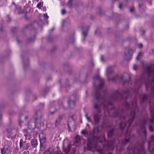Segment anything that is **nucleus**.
<instances>
[{
	"mask_svg": "<svg viewBox=\"0 0 154 154\" xmlns=\"http://www.w3.org/2000/svg\"><path fill=\"white\" fill-rule=\"evenodd\" d=\"M93 79L94 81L93 85L96 91L95 97L98 102L97 103L94 104V108L99 112L94 115V121L95 124L97 125L100 121H102L101 128H103L106 123V117L105 116L108 115L112 117L119 116V111L115 109L111 102L108 101L107 98L103 97H100V91L104 85L103 80L99 75L94 76Z\"/></svg>",
	"mask_w": 154,
	"mask_h": 154,
	"instance_id": "nucleus-1",
	"label": "nucleus"
},
{
	"mask_svg": "<svg viewBox=\"0 0 154 154\" xmlns=\"http://www.w3.org/2000/svg\"><path fill=\"white\" fill-rule=\"evenodd\" d=\"M125 106L127 109H129L131 107L132 110L130 115L129 119L127 124H126L125 123L123 122H122L120 124V129H123L126 126H127L128 128V129L126 131L125 134L127 136H126L125 140L122 141L121 143L122 145H125L129 142L128 138L130 137V135L128 131V128L134 119L135 112L138 110V109L137 106L136 102L135 100H134L132 103L131 105H130L126 101Z\"/></svg>",
	"mask_w": 154,
	"mask_h": 154,
	"instance_id": "nucleus-2",
	"label": "nucleus"
},
{
	"mask_svg": "<svg viewBox=\"0 0 154 154\" xmlns=\"http://www.w3.org/2000/svg\"><path fill=\"white\" fill-rule=\"evenodd\" d=\"M105 140V138L103 136H100L97 139V143H92L89 139H88L87 149L93 152L96 151L98 152L100 154H103V149L100 147L98 143L100 142L101 143Z\"/></svg>",
	"mask_w": 154,
	"mask_h": 154,
	"instance_id": "nucleus-3",
	"label": "nucleus"
},
{
	"mask_svg": "<svg viewBox=\"0 0 154 154\" xmlns=\"http://www.w3.org/2000/svg\"><path fill=\"white\" fill-rule=\"evenodd\" d=\"M146 72L147 75L151 77L152 79L146 83V89H150L154 94V69L149 66L146 69Z\"/></svg>",
	"mask_w": 154,
	"mask_h": 154,
	"instance_id": "nucleus-4",
	"label": "nucleus"
},
{
	"mask_svg": "<svg viewBox=\"0 0 154 154\" xmlns=\"http://www.w3.org/2000/svg\"><path fill=\"white\" fill-rule=\"evenodd\" d=\"M42 117V115L40 110L36 111L35 112L34 119L31 120L28 124V128L31 130L34 129L35 127V125L36 121L40 119Z\"/></svg>",
	"mask_w": 154,
	"mask_h": 154,
	"instance_id": "nucleus-5",
	"label": "nucleus"
},
{
	"mask_svg": "<svg viewBox=\"0 0 154 154\" xmlns=\"http://www.w3.org/2000/svg\"><path fill=\"white\" fill-rule=\"evenodd\" d=\"M119 143V144L120 143V141L119 140L115 139L114 140L109 141L107 143V147L109 150H112L114 146V145Z\"/></svg>",
	"mask_w": 154,
	"mask_h": 154,
	"instance_id": "nucleus-6",
	"label": "nucleus"
},
{
	"mask_svg": "<svg viewBox=\"0 0 154 154\" xmlns=\"http://www.w3.org/2000/svg\"><path fill=\"white\" fill-rule=\"evenodd\" d=\"M130 154H146L145 151L143 147H142L140 150L135 149H131L129 150Z\"/></svg>",
	"mask_w": 154,
	"mask_h": 154,
	"instance_id": "nucleus-7",
	"label": "nucleus"
},
{
	"mask_svg": "<svg viewBox=\"0 0 154 154\" xmlns=\"http://www.w3.org/2000/svg\"><path fill=\"white\" fill-rule=\"evenodd\" d=\"M20 147L24 150L28 149L29 147V143L24 141L22 139H21L20 141Z\"/></svg>",
	"mask_w": 154,
	"mask_h": 154,
	"instance_id": "nucleus-8",
	"label": "nucleus"
},
{
	"mask_svg": "<svg viewBox=\"0 0 154 154\" xmlns=\"http://www.w3.org/2000/svg\"><path fill=\"white\" fill-rule=\"evenodd\" d=\"M114 71L113 67L112 66H110L108 67L106 70V75L107 77V78L109 80H110L109 79L108 76L111 73H112Z\"/></svg>",
	"mask_w": 154,
	"mask_h": 154,
	"instance_id": "nucleus-9",
	"label": "nucleus"
},
{
	"mask_svg": "<svg viewBox=\"0 0 154 154\" xmlns=\"http://www.w3.org/2000/svg\"><path fill=\"white\" fill-rule=\"evenodd\" d=\"M154 141V136H152L151 137V140H150L148 142V149L149 151L152 153L154 152V147L152 148V150H151L150 149V145L151 143L152 142Z\"/></svg>",
	"mask_w": 154,
	"mask_h": 154,
	"instance_id": "nucleus-10",
	"label": "nucleus"
},
{
	"mask_svg": "<svg viewBox=\"0 0 154 154\" xmlns=\"http://www.w3.org/2000/svg\"><path fill=\"white\" fill-rule=\"evenodd\" d=\"M23 131L24 133V136L25 137L26 140H29L30 138L29 132L28 130L25 129L23 130Z\"/></svg>",
	"mask_w": 154,
	"mask_h": 154,
	"instance_id": "nucleus-11",
	"label": "nucleus"
},
{
	"mask_svg": "<svg viewBox=\"0 0 154 154\" xmlns=\"http://www.w3.org/2000/svg\"><path fill=\"white\" fill-rule=\"evenodd\" d=\"M89 29V28L88 26H86L82 28V34L84 37H85L87 35Z\"/></svg>",
	"mask_w": 154,
	"mask_h": 154,
	"instance_id": "nucleus-12",
	"label": "nucleus"
},
{
	"mask_svg": "<svg viewBox=\"0 0 154 154\" xmlns=\"http://www.w3.org/2000/svg\"><path fill=\"white\" fill-rule=\"evenodd\" d=\"M75 100H69L68 102V104L69 107L71 108H73L74 107L75 105Z\"/></svg>",
	"mask_w": 154,
	"mask_h": 154,
	"instance_id": "nucleus-13",
	"label": "nucleus"
},
{
	"mask_svg": "<svg viewBox=\"0 0 154 154\" xmlns=\"http://www.w3.org/2000/svg\"><path fill=\"white\" fill-rule=\"evenodd\" d=\"M63 117V116L62 115H60L58 117L55 123V126L56 127L59 125L60 122V120L62 119Z\"/></svg>",
	"mask_w": 154,
	"mask_h": 154,
	"instance_id": "nucleus-14",
	"label": "nucleus"
},
{
	"mask_svg": "<svg viewBox=\"0 0 154 154\" xmlns=\"http://www.w3.org/2000/svg\"><path fill=\"white\" fill-rule=\"evenodd\" d=\"M132 56V55L131 54H130L129 53H128L127 54H124V58L126 60H129L131 59Z\"/></svg>",
	"mask_w": 154,
	"mask_h": 154,
	"instance_id": "nucleus-15",
	"label": "nucleus"
},
{
	"mask_svg": "<svg viewBox=\"0 0 154 154\" xmlns=\"http://www.w3.org/2000/svg\"><path fill=\"white\" fill-rule=\"evenodd\" d=\"M31 144L33 147H35L37 145V140L36 139H33L31 141Z\"/></svg>",
	"mask_w": 154,
	"mask_h": 154,
	"instance_id": "nucleus-16",
	"label": "nucleus"
},
{
	"mask_svg": "<svg viewBox=\"0 0 154 154\" xmlns=\"http://www.w3.org/2000/svg\"><path fill=\"white\" fill-rule=\"evenodd\" d=\"M140 132L145 136L146 135V131L144 125L140 126Z\"/></svg>",
	"mask_w": 154,
	"mask_h": 154,
	"instance_id": "nucleus-17",
	"label": "nucleus"
},
{
	"mask_svg": "<svg viewBox=\"0 0 154 154\" xmlns=\"http://www.w3.org/2000/svg\"><path fill=\"white\" fill-rule=\"evenodd\" d=\"M151 118L150 119L151 122L154 124V110H151Z\"/></svg>",
	"mask_w": 154,
	"mask_h": 154,
	"instance_id": "nucleus-18",
	"label": "nucleus"
},
{
	"mask_svg": "<svg viewBox=\"0 0 154 154\" xmlns=\"http://www.w3.org/2000/svg\"><path fill=\"white\" fill-rule=\"evenodd\" d=\"M69 21L68 19H66L62 20V26H64V25L69 23Z\"/></svg>",
	"mask_w": 154,
	"mask_h": 154,
	"instance_id": "nucleus-19",
	"label": "nucleus"
},
{
	"mask_svg": "<svg viewBox=\"0 0 154 154\" xmlns=\"http://www.w3.org/2000/svg\"><path fill=\"white\" fill-rule=\"evenodd\" d=\"M70 150V145L68 144L67 147L64 149V151L65 153H68Z\"/></svg>",
	"mask_w": 154,
	"mask_h": 154,
	"instance_id": "nucleus-20",
	"label": "nucleus"
},
{
	"mask_svg": "<svg viewBox=\"0 0 154 154\" xmlns=\"http://www.w3.org/2000/svg\"><path fill=\"white\" fill-rule=\"evenodd\" d=\"M114 129L110 130L108 133V136L109 137H111L113 134Z\"/></svg>",
	"mask_w": 154,
	"mask_h": 154,
	"instance_id": "nucleus-21",
	"label": "nucleus"
},
{
	"mask_svg": "<svg viewBox=\"0 0 154 154\" xmlns=\"http://www.w3.org/2000/svg\"><path fill=\"white\" fill-rule=\"evenodd\" d=\"M147 98V96L146 95L144 94L142 97V99L140 100L141 103H143L145 102V100H146Z\"/></svg>",
	"mask_w": 154,
	"mask_h": 154,
	"instance_id": "nucleus-22",
	"label": "nucleus"
},
{
	"mask_svg": "<svg viewBox=\"0 0 154 154\" xmlns=\"http://www.w3.org/2000/svg\"><path fill=\"white\" fill-rule=\"evenodd\" d=\"M40 146H41L42 144L45 142V137H44L42 138H40Z\"/></svg>",
	"mask_w": 154,
	"mask_h": 154,
	"instance_id": "nucleus-23",
	"label": "nucleus"
},
{
	"mask_svg": "<svg viewBox=\"0 0 154 154\" xmlns=\"http://www.w3.org/2000/svg\"><path fill=\"white\" fill-rule=\"evenodd\" d=\"M85 116L88 122L91 123L92 124H93V122L91 120L90 118L88 116V115L87 113L85 114Z\"/></svg>",
	"mask_w": 154,
	"mask_h": 154,
	"instance_id": "nucleus-24",
	"label": "nucleus"
},
{
	"mask_svg": "<svg viewBox=\"0 0 154 154\" xmlns=\"http://www.w3.org/2000/svg\"><path fill=\"white\" fill-rule=\"evenodd\" d=\"M43 3L42 2H40L39 3H38L37 5V7L39 9H40L43 6Z\"/></svg>",
	"mask_w": 154,
	"mask_h": 154,
	"instance_id": "nucleus-25",
	"label": "nucleus"
},
{
	"mask_svg": "<svg viewBox=\"0 0 154 154\" xmlns=\"http://www.w3.org/2000/svg\"><path fill=\"white\" fill-rule=\"evenodd\" d=\"M72 0H69V1L68 5V6L70 7L71 8L72 7Z\"/></svg>",
	"mask_w": 154,
	"mask_h": 154,
	"instance_id": "nucleus-26",
	"label": "nucleus"
},
{
	"mask_svg": "<svg viewBox=\"0 0 154 154\" xmlns=\"http://www.w3.org/2000/svg\"><path fill=\"white\" fill-rule=\"evenodd\" d=\"M7 150L5 149V147H4L3 149L1 150V152L2 154H5L7 152Z\"/></svg>",
	"mask_w": 154,
	"mask_h": 154,
	"instance_id": "nucleus-27",
	"label": "nucleus"
},
{
	"mask_svg": "<svg viewBox=\"0 0 154 154\" xmlns=\"http://www.w3.org/2000/svg\"><path fill=\"white\" fill-rule=\"evenodd\" d=\"M80 140V138L79 136L77 135L75 138V141L77 143H79Z\"/></svg>",
	"mask_w": 154,
	"mask_h": 154,
	"instance_id": "nucleus-28",
	"label": "nucleus"
},
{
	"mask_svg": "<svg viewBox=\"0 0 154 154\" xmlns=\"http://www.w3.org/2000/svg\"><path fill=\"white\" fill-rule=\"evenodd\" d=\"M99 131V126H98L96 127H94V133L96 132H98Z\"/></svg>",
	"mask_w": 154,
	"mask_h": 154,
	"instance_id": "nucleus-29",
	"label": "nucleus"
},
{
	"mask_svg": "<svg viewBox=\"0 0 154 154\" xmlns=\"http://www.w3.org/2000/svg\"><path fill=\"white\" fill-rule=\"evenodd\" d=\"M23 122L21 120L20 118L19 121V124L20 127L22 126V124H23Z\"/></svg>",
	"mask_w": 154,
	"mask_h": 154,
	"instance_id": "nucleus-30",
	"label": "nucleus"
},
{
	"mask_svg": "<svg viewBox=\"0 0 154 154\" xmlns=\"http://www.w3.org/2000/svg\"><path fill=\"white\" fill-rule=\"evenodd\" d=\"M142 54V53L141 52H139L138 54V55H137V56L136 57V60H138V58H139V57Z\"/></svg>",
	"mask_w": 154,
	"mask_h": 154,
	"instance_id": "nucleus-31",
	"label": "nucleus"
},
{
	"mask_svg": "<svg viewBox=\"0 0 154 154\" xmlns=\"http://www.w3.org/2000/svg\"><path fill=\"white\" fill-rule=\"evenodd\" d=\"M142 54V53L141 52H139L138 54V55H137V56L136 57V60H138V58H139V57Z\"/></svg>",
	"mask_w": 154,
	"mask_h": 154,
	"instance_id": "nucleus-32",
	"label": "nucleus"
},
{
	"mask_svg": "<svg viewBox=\"0 0 154 154\" xmlns=\"http://www.w3.org/2000/svg\"><path fill=\"white\" fill-rule=\"evenodd\" d=\"M117 78H118V75H117L116 76H115V77H114V78H112L111 79V80L112 81H115L117 79Z\"/></svg>",
	"mask_w": 154,
	"mask_h": 154,
	"instance_id": "nucleus-33",
	"label": "nucleus"
},
{
	"mask_svg": "<svg viewBox=\"0 0 154 154\" xmlns=\"http://www.w3.org/2000/svg\"><path fill=\"white\" fill-rule=\"evenodd\" d=\"M137 46L139 48H141L143 47V45L141 43L138 44L137 45Z\"/></svg>",
	"mask_w": 154,
	"mask_h": 154,
	"instance_id": "nucleus-34",
	"label": "nucleus"
},
{
	"mask_svg": "<svg viewBox=\"0 0 154 154\" xmlns=\"http://www.w3.org/2000/svg\"><path fill=\"white\" fill-rule=\"evenodd\" d=\"M149 129L150 131H153V128L151 125H150L149 126Z\"/></svg>",
	"mask_w": 154,
	"mask_h": 154,
	"instance_id": "nucleus-35",
	"label": "nucleus"
},
{
	"mask_svg": "<svg viewBox=\"0 0 154 154\" xmlns=\"http://www.w3.org/2000/svg\"><path fill=\"white\" fill-rule=\"evenodd\" d=\"M22 154H29V152L27 150L25 151Z\"/></svg>",
	"mask_w": 154,
	"mask_h": 154,
	"instance_id": "nucleus-36",
	"label": "nucleus"
},
{
	"mask_svg": "<svg viewBox=\"0 0 154 154\" xmlns=\"http://www.w3.org/2000/svg\"><path fill=\"white\" fill-rule=\"evenodd\" d=\"M66 11L65 9H63L61 11V13L63 15L64 14L66 13Z\"/></svg>",
	"mask_w": 154,
	"mask_h": 154,
	"instance_id": "nucleus-37",
	"label": "nucleus"
},
{
	"mask_svg": "<svg viewBox=\"0 0 154 154\" xmlns=\"http://www.w3.org/2000/svg\"><path fill=\"white\" fill-rule=\"evenodd\" d=\"M138 90V89H134V90H132L130 92H132V91L134 92L135 93H137V91Z\"/></svg>",
	"mask_w": 154,
	"mask_h": 154,
	"instance_id": "nucleus-38",
	"label": "nucleus"
},
{
	"mask_svg": "<svg viewBox=\"0 0 154 154\" xmlns=\"http://www.w3.org/2000/svg\"><path fill=\"white\" fill-rule=\"evenodd\" d=\"M18 149L17 147H16L15 149L14 152L15 153H17L18 152Z\"/></svg>",
	"mask_w": 154,
	"mask_h": 154,
	"instance_id": "nucleus-39",
	"label": "nucleus"
},
{
	"mask_svg": "<svg viewBox=\"0 0 154 154\" xmlns=\"http://www.w3.org/2000/svg\"><path fill=\"white\" fill-rule=\"evenodd\" d=\"M119 8L121 10H122V4H120L119 5Z\"/></svg>",
	"mask_w": 154,
	"mask_h": 154,
	"instance_id": "nucleus-40",
	"label": "nucleus"
},
{
	"mask_svg": "<svg viewBox=\"0 0 154 154\" xmlns=\"http://www.w3.org/2000/svg\"><path fill=\"white\" fill-rule=\"evenodd\" d=\"M44 17H45L47 19H48V16L47 13H45L44 14Z\"/></svg>",
	"mask_w": 154,
	"mask_h": 154,
	"instance_id": "nucleus-41",
	"label": "nucleus"
},
{
	"mask_svg": "<svg viewBox=\"0 0 154 154\" xmlns=\"http://www.w3.org/2000/svg\"><path fill=\"white\" fill-rule=\"evenodd\" d=\"M81 133L82 134H83L84 135H85L87 133V132H86V131H85L83 130L82 131Z\"/></svg>",
	"mask_w": 154,
	"mask_h": 154,
	"instance_id": "nucleus-42",
	"label": "nucleus"
},
{
	"mask_svg": "<svg viewBox=\"0 0 154 154\" xmlns=\"http://www.w3.org/2000/svg\"><path fill=\"white\" fill-rule=\"evenodd\" d=\"M137 66L136 65H135L133 66V69L134 70H136L137 69Z\"/></svg>",
	"mask_w": 154,
	"mask_h": 154,
	"instance_id": "nucleus-43",
	"label": "nucleus"
},
{
	"mask_svg": "<svg viewBox=\"0 0 154 154\" xmlns=\"http://www.w3.org/2000/svg\"><path fill=\"white\" fill-rule=\"evenodd\" d=\"M100 60H101V61H103V55H102V56H101V57H100Z\"/></svg>",
	"mask_w": 154,
	"mask_h": 154,
	"instance_id": "nucleus-44",
	"label": "nucleus"
},
{
	"mask_svg": "<svg viewBox=\"0 0 154 154\" xmlns=\"http://www.w3.org/2000/svg\"><path fill=\"white\" fill-rule=\"evenodd\" d=\"M54 29V28H52V29H50L49 30V31H51V32H52L53 31Z\"/></svg>",
	"mask_w": 154,
	"mask_h": 154,
	"instance_id": "nucleus-45",
	"label": "nucleus"
},
{
	"mask_svg": "<svg viewBox=\"0 0 154 154\" xmlns=\"http://www.w3.org/2000/svg\"><path fill=\"white\" fill-rule=\"evenodd\" d=\"M130 11L131 12H133V9L132 8H131L130 9Z\"/></svg>",
	"mask_w": 154,
	"mask_h": 154,
	"instance_id": "nucleus-46",
	"label": "nucleus"
},
{
	"mask_svg": "<svg viewBox=\"0 0 154 154\" xmlns=\"http://www.w3.org/2000/svg\"><path fill=\"white\" fill-rule=\"evenodd\" d=\"M28 118V117L27 116H25V120H27Z\"/></svg>",
	"mask_w": 154,
	"mask_h": 154,
	"instance_id": "nucleus-47",
	"label": "nucleus"
},
{
	"mask_svg": "<svg viewBox=\"0 0 154 154\" xmlns=\"http://www.w3.org/2000/svg\"><path fill=\"white\" fill-rule=\"evenodd\" d=\"M54 112H50V114L51 115L53 114L54 113Z\"/></svg>",
	"mask_w": 154,
	"mask_h": 154,
	"instance_id": "nucleus-48",
	"label": "nucleus"
},
{
	"mask_svg": "<svg viewBox=\"0 0 154 154\" xmlns=\"http://www.w3.org/2000/svg\"><path fill=\"white\" fill-rule=\"evenodd\" d=\"M121 81H122L124 79V78L123 77H122L121 78Z\"/></svg>",
	"mask_w": 154,
	"mask_h": 154,
	"instance_id": "nucleus-49",
	"label": "nucleus"
},
{
	"mask_svg": "<svg viewBox=\"0 0 154 154\" xmlns=\"http://www.w3.org/2000/svg\"><path fill=\"white\" fill-rule=\"evenodd\" d=\"M2 27H1L0 28V31H2Z\"/></svg>",
	"mask_w": 154,
	"mask_h": 154,
	"instance_id": "nucleus-50",
	"label": "nucleus"
},
{
	"mask_svg": "<svg viewBox=\"0 0 154 154\" xmlns=\"http://www.w3.org/2000/svg\"><path fill=\"white\" fill-rule=\"evenodd\" d=\"M43 11H46V9H45V8H43Z\"/></svg>",
	"mask_w": 154,
	"mask_h": 154,
	"instance_id": "nucleus-51",
	"label": "nucleus"
},
{
	"mask_svg": "<svg viewBox=\"0 0 154 154\" xmlns=\"http://www.w3.org/2000/svg\"><path fill=\"white\" fill-rule=\"evenodd\" d=\"M91 64H92V66H94V64L93 62H91Z\"/></svg>",
	"mask_w": 154,
	"mask_h": 154,
	"instance_id": "nucleus-52",
	"label": "nucleus"
},
{
	"mask_svg": "<svg viewBox=\"0 0 154 154\" xmlns=\"http://www.w3.org/2000/svg\"><path fill=\"white\" fill-rule=\"evenodd\" d=\"M128 97H127V96H126V97L125 98V99L126 100H127V99H128Z\"/></svg>",
	"mask_w": 154,
	"mask_h": 154,
	"instance_id": "nucleus-53",
	"label": "nucleus"
},
{
	"mask_svg": "<svg viewBox=\"0 0 154 154\" xmlns=\"http://www.w3.org/2000/svg\"><path fill=\"white\" fill-rule=\"evenodd\" d=\"M125 119V117L124 116H123L121 118V119Z\"/></svg>",
	"mask_w": 154,
	"mask_h": 154,
	"instance_id": "nucleus-54",
	"label": "nucleus"
},
{
	"mask_svg": "<svg viewBox=\"0 0 154 154\" xmlns=\"http://www.w3.org/2000/svg\"><path fill=\"white\" fill-rule=\"evenodd\" d=\"M17 42H19V40L18 39H17Z\"/></svg>",
	"mask_w": 154,
	"mask_h": 154,
	"instance_id": "nucleus-55",
	"label": "nucleus"
},
{
	"mask_svg": "<svg viewBox=\"0 0 154 154\" xmlns=\"http://www.w3.org/2000/svg\"><path fill=\"white\" fill-rule=\"evenodd\" d=\"M124 83H126V81H124L123 82Z\"/></svg>",
	"mask_w": 154,
	"mask_h": 154,
	"instance_id": "nucleus-56",
	"label": "nucleus"
},
{
	"mask_svg": "<svg viewBox=\"0 0 154 154\" xmlns=\"http://www.w3.org/2000/svg\"><path fill=\"white\" fill-rule=\"evenodd\" d=\"M56 154H61L60 153L58 152Z\"/></svg>",
	"mask_w": 154,
	"mask_h": 154,
	"instance_id": "nucleus-57",
	"label": "nucleus"
},
{
	"mask_svg": "<svg viewBox=\"0 0 154 154\" xmlns=\"http://www.w3.org/2000/svg\"><path fill=\"white\" fill-rule=\"evenodd\" d=\"M42 106H43L44 105V103H42Z\"/></svg>",
	"mask_w": 154,
	"mask_h": 154,
	"instance_id": "nucleus-58",
	"label": "nucleus"
},
{
	"mask_svg": "<svg viewBox=\"0 0 154 154\" xmlns=\"http://www.w3.org/2000/svg\"><path fill=\"white\" fill-rule=\"evenodd\" d=\"M87 125L89 127V125H88V124H87Z\"/></svg>",
	"mask_w": 154,
	"mask_h": 154,
	"instance_id": "nucleus-59",
	"label": "nucleus"
},
{
	"mask_svg": "<svg viewBox=\"0 0 154 154\" xmlns=\"http://www.w3.org/2000/svg\"><path fill=\"white\" fill-rule=\"evenodd\" d=\"M127 94V93H126V94H125V95H127V94Z\"/></svg>",
	"mask_w": 154,
	"mask_h": 154,
	"instance_id": "nucleus-60",
	"label": "nucleus"
},
{
	"mask_svg": "<svg viewBox=\"0 0 154 154\" xmlns=\"http://www.w3.org/2000/svg\"><path fill=\"white\" fill-rule=\"evenodd\" d=\"M82 42H83V41H84V39H82Z\"/></svg>",
	"mask_w": 154,
	"mask_h": 154,
	"instance_id": "nucleus-61",
	"label": "nucleus"
},
{
	"mask_svg": "<svg viewBox=\"0 0 154 154\" xmlns=\"http://www.w3.org/2000/svg\"><path fill=\"white\" fill-rule=\"evenodd\" d=\"M35 1H39V0H35Z\"/></svg>",
	"mask_w": 154,
	"mask_h": 154,
	"instance_id": "nucleus-62",
	"label": "nucleus"
},
{
	"mask_svg": "<svg viewBox=\"0 0 154 154\" xmlns=\"http://www.w3.org/2000/svg\"><path fill=\"white\" fill-rule=\"evenodd\" d=\"M108 154H112L111 153H109Z\"/></svg>",
	"mask_w": 154,
	"mask_h": 154,
	"instance_id": "nucleus-63",
	"label": "nucleus"
},
{
	"mask_svg": "<svg viewBox=\"0 0 154 154\" xmlns=\"http://www.w3.org/2000/svg\"><path fill=\"white\" fill-rule=\"evenodd\" d=\"M51 110H52V108H51Z\"/></svg>",
	"mask_w": 154,
	"mask_h": 154,
	"instance_id": "nucleus-64",
	"label": "nucleus"
}]
</instances>
